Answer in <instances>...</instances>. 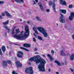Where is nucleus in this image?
I'll return each instance as SVG.
<instances>
[{"mask_svg": "<svg viewBox=\"0 0 74 74\" xmlns=\"http://www.w3.org/2000/svg\"><path fill=\"white\" fill-rule=\"evenodd\" d=\"M35 54H38V52H36V53H35Z\"/></svg>", "mask_w": 74, "mask_h": 74, "instance_id": "nucleus-49", "label": "nucleus"}, {"mask_svg": "<svg viewBox=\"0 0 74 74\" xmlns=\"http://www.w3.org/2000/svg\"><path fill=\"white\" fill-rule=\"evenodd\" d=\"M48 71L49 72H51V69L49 68Z\"/></svg>", "mask_w": 74, "mask_h": 74, "instance_id": "nucleus-46", "label": "nucleus"}, {"mask_svg": "<svg viewBox=\"0 0 74 74\" xmlns=\"http://www.w3.org/2000/svg\"><path fill=\"white\" fill-rule=\"evenodd\" d=\"M33 41H34V42H36V38H33Z\"/></svg>", "mask_w": 74, "mask_h": 74, "instance_id": "nucleus-38", "label": "nucleus"}, {"mask_svg": "<svg viewBox=\"0 0 74 74\" xmlns=\"http://www.w3.org/2000/svg\"><path fill=\"white\" fill-rule=\"evenodd\" d=\"M8 23H9V20H7L6 21L3 23L2 24L3 25H8Z\"/></svg>", "mask_w": 74, "mask_h": 74, "instance_id": "nucleus-18", "label": "nucleus"}, {"mask_svg": "<svg viewBox=\"0 0 74 74\" xmlns=\"http://www.w3.org/2000/svg\"><path fill=\"white\" fill-rule=\"evenodd\" d=\"M61 64L62 65V66H63V65H64V63H61Z\"/></svg>", "mask_w": 74, "mask_h": 74, "instance_id": "nucleus-54", "label": "nucleus"}, {"mask_svg": "<svg viewBox=\"0 0 74 74\" xmlns=\"http://www.w3.org/2000/svg\"><path fill=\"white\" fill-rule=\"evenodd\" d=\"M47 56L48 57H49L51 61H52V60H53V58H52V57L51 56V55L48 54Z\"/></svg>", "mask_w": 74, "mask_h": 74, "instance_id": "nucleus-19", "label": "nucleus"}, {"mask_svg": "<svg viewBox=\"0 0 74 74\" xmlns=\"http://www.w3.org/2000/svg\"><path fill=\"white\" fill-rule=\"evenodd\" d=\"M16 32L14 33H15L16 34H15V35H16L17 36H18V34H19V33H20V31H19V29H16Z\"/></svg>", "mask_w": 74, "mask_h": 74, "instance_id": "nucleus-13", "label": "nucleus"}, {"mask_svg": "<svg viewBox=\"0 0 74 74\" xmlns=\"http://www.w3.org/2000/svg\"><path fill=\"white\" fill-rule=\"evenodd\" d=\"M42 56H43V57H44V58H45V57H46V56H45L44 54Z\"/></svg>", "mask_w": 74, "mask_h": 74, "instance_id": "nucleus-48", "label": "nucleus"}, {"mask_svg": "<svg viewBox=\"0 0 74 74\" xmlns=\"http://www.w3.org/2000/svg\"><path fill=\"white\" fill-rule=\"evenodd\" d=\"M60 4H61L64 5L66 6L67 5V3L66 2V1H63V0H60Z\"/></svg>", "mask_w": 74, "mask_h": 74, "instance_id": "nucleus-9", "label": "nucleus"}, {"mask_svg": "<svg viewBox=\"0 0 74 74\" xmlns=\"http://www.w3.org/2000/svg\"><path fill=\"white\" fill-rule=\"evenodd\" d=\"M49 5H52V2L51 1H50L49 2Z\"/></svg>", "mask_w": 74, "mask_h": 74, "instance_id": "nucleus-27", "label": "nucleus"}, {"mask_svg": "<svg viewBox=\"0 0 74 74\" xmlns=\"http://www.w3.org/2000/svg\"><path fill=\"white\" fill-rule=\"evenodd\" d=\"M37 51V48H35L34 49V51Z\"/></svg>", "mask_w": 74, "mask_h": 74, "instance_id": "nucleus-42", "label": "nucleus"}, {"mask_svg": "<svg viewBox=\"0 0 74 74\" xmlns=\"http://www.w3.org/2000/svg\"><path fill=\"white\" fill-rule=\"evenodd\" d=\"M5 13H6V15L7 16L9 17V18H11L12 17V16L10 15V14L8 13L7 11H5Z\"/></svg>", "mask_w": 74, "mask_h": 74, "instance_id": "nucleus-10", "label": "nucleus"}, {"mask_svg": "<svg viewBox=\"0 0 74 74\" xmlns=\"http://www.w3.org/2000/svg\"><path fill=\"white\" fill-rule=\"evenodd\" d=\"M14 1H15L17 3H20V1L19 0H13Z\"/></svg>", "mask_w": 74, "mask_h": 74, "instance_id": "nucleus-32", "label": "nucleus"}, {"mask_svg": "<svg viewBox=\"0 0 74 74\" xmlns=\"http://www.w3.org/2000/svg\"><path fill=\"white\" fill-rule=\"evenodd\" d=\"M0 55L2 56L3 55V53H2V52H1V49L0 48Z\"/></svg>", "mask_w": 74, "mask_h": 74, "instance_id": "nucleus-33", "label": "nucleus"}, {"mask_svg": "<svg viewBox=\"0 0 74 74\" xmlns=\"http://www.w3.org/2000/svg\"><path fill=\"white\" fill-rule=\"evenodd\" d=\"M37 29L39 31H40L41 33L43 34L44 37H47L48 36L47 33L46 32L44 28L42 27H38L37 28Z\"/></svg>", "mask_w": 74, "mask_h": 74, "instance_id": "nucleus-3", "label": "nucleus"}, {"mask_svg": "<svg viewBox=\"0 0 74 74\" xmlns=\"http://www.w3.org/2000/svg\"><path fill=\"white\" fill-rule=\"evenodd\" d=\"M1 15L3 16H5V14H4V13H2L1 14Z\"/></svg>", "mask_w": 74, "mask_h": 74, "instance_id": "nucleus-37", "label": "nucleus"}, {"mask_svg": "<svg viewBox=\"0 0 74 74\" xmlns=\"http://www.w3.org/2000/svg\"><path fill=\"white\" fill-rule=\"evenodd\" d=\"M31 62L34 61L35 62L36 64L40 63L38 66V69L40 71L43 72L45 71V64L46 63V62L45 60L43 58L41 59V57L39 55H38L36 56H35L29 59Z\"/></svg>", "mask_w": 74, "mask_h": 74, "instance_id": "nucleus-1", "label": "nucleus"}, {"mask_svg": "<svg viewBox=\"0 0 74 74\" xmlns=\"http://www.w3.org/2000/svg\"><path fill=\"white\" fill-rule=\"evenodd\" d=\"M4 3V2L3 1H0V4H3Z\"/></svg>", "mask_w": 74, "mask_h": 74, "instance_id": "nucleus-35", "label": "nucleus"}, {"mask_svg": "<svg viewBox=\"0 0 74 74\" xmlns=\"http://www.w3.org/2000/svg\"><path fill=\"white\" fill-rule=\"evenodd\" d=\"M35 33H36V34H38V32H37V30L35 31Z\"/></svg>", "mask_w": 74, "mask_h": 74, "instance_id": "nucleus-44", "label": "nucleus"}, {"mask_svg": "<svg viewBox=\"0 0 74 74\" xmlns=\"http://www.w3.org/2000/svg\"><path fill=\"white\" fill-rule=\"evenodd\" d=\"M10 44H12V42H10Z\"/></svg>", "mask_w": 74, "mask_h": 74, "instance_id": "nucleus-61", "label": "nucleus"}, {"mask_svg": "<svg viewBox=\"0 0 74 74\" xmlns=\"http://www.w3.org/2000/svg\"><path fill=\"white\" fill-rule=\"evenodd\" d=\"M74 13L71 12V16L69 17V19L70 21H72L74 19Z\"/></svg>", "mask_w": 74, "mask_h": 74, "instance_id": "nucleus-7", "label": "nucleus"}, {"mask_svg": "<svg viewBox=\"0 0 74 74\" xmlns=\"http://www.w3.org/2000/svg\"><path fill=\"white\" fill-rule=\"evenodd\" d=\"M55 63H57V64H58V66H60V62L58 61H55Z\"/></svg>", "mask_w": 74, "mask_h": 74, "instance_id": "nucleus-23", "label": "nucleus"}, {"mask_svg": "<svg viewBox=\"0 0 74 74\" xmlns=\"http://www.w3.org/2000/svg\"><path fill=\"white\" fill-rule=\"evenodd\" d=\"M60 21L61 23H64L65 22V20L63 18H60Z\"/></svg>", "mask_w": 74, "mask_h": 74, "instance_id": "nucleus-16", "label": "nucleus"}, {"mask_svg": "<svg viewBox=\"0 0 74 74\" xmlns=\"http://www.w3.org/2000/svg\"><path fill=\"white\" fill-rule=\"evenodd\" d=\"M15 64L16 67L17 69H19L22 66V64L18 61H16L15 62Z\"/></svg>", "mask_w": 74, "mask_h": 74, "instance_id": "nucleus-6", "label": "nucleus"}, {"mask_svg": "<svg viewBox=\"0 0 74 74\" xmlns=\"http://www.w3.org/2000/svg\"><path fill=\"white\" fill-rule=\"evenodd\" d=\"M59 11L60 12H61L63 14H66V10L60 9Z\"/></svg>", "mask_w": 74, "mask_h": 74, "instance_id": "nucleus-11", "label": "nucleus"}, {"mask_svg": "<svg viewBox=\"0 0 74 74\" xmlns=\"http://www.w3.org/2000/svg\"><path fill=\"white\" fill-rule=\"evenodd\" d=\"M60 15L61 16L60 17V18H63L64 17V16H63V14H60Z\"/></svg>", "mask_w": 74, "mask_h": 74, "instance_id": "nucleus-31", "label": "nucleus"}, {"mask_svg": "<svg viewBox=\"0 0 74 74\" xmlns=\"http://www.w3.org/2000/svg\"><path fill=\"white\" fill-rule=\"evenodd\" d=\"M25 32L24 35H23L22 33H23V31L21 32V34H20L17 35H14V37H15L17 40H25V39L27 38V37L29 35L30 31H29V29L28 26H26L25 27Z\"/></svg>", "mask_w": 74, "mask_h": 74, "instance_id": "nucleus-2", "label": "nucleus"}, {"mask_svg": "<svg viewBox=\"0 0 74 74\" xmlns=\"http://www.w3.org/2000/svg\"><path fill=\"white\" fill-rule=\"evenodd\" d=\"M74 53H73L72 55L70 56V59L72 61L74 60Z\"/></svg>", "mask_w": 74, "mask_h": 74, "instance_id": "nucleus-14", "label": "nucleus"}, {"mask_svg": "<svg viewBox=\"0 0 74 74\" xmlns=\"http://www.w3.org/2000/svg\"><path fill=\"white\" fill-rule=\"evenodd\" d=\"M15 28H16V27H14V29L12 30V34L13 35L14 34V33H15V32H14V30H15Z\"/></svg>", "mask_w": 74, "mask_h": 74, "instance_id": "nucleus-26", "label": "nucleus"}, {"mask_svg": "<svg viewBox=\"0 0 74 74\" xmlns=\"http://www.w3.org/2000/svg\"><path fill=\"white\" fill-rule=\"evenodd\" d=\"M53 8L54 11L55 12H56V10H55V2H56L57 1V0H53Z\"/></svg>", "mask_w": 74, "mask_h": 74, "instance_id": "nucleus-8", "label": "nucleus"}, {"mask_svg": "<svg viewBox=\"0 0 74 74\" xmlns=\"http://www.w3.org/2000/svg\"><path fill=\"white\" fill-rule=\"evenodd\" d=\"M46 11L47 12H49V9H47L46 10Z\"/></svg>", "mask_w": 74, "mask_h": 74, "instance_id": "nucleus-43", "label": "nucleus"}, {"mask_svg": "<svg viewBox=\"0 0 74 74\" xmlns=\"http://www.w3.org/2000/svg\"><path fill=\"white\" fill-rule=\"evenodd\" d=\"M7 62L8 64H11V61L10 60H7Z\"/></svg>", "mask_w": 74, "mask_h": 74, "instance_id": "nucleus-29", "label": "nucleus"}, {"mask_svg": "<svg viewBox=\"0 0 74 74\" xmlns=\"http://www.w3.org/2000/svg\"><path fill=\"white\" fill-rule=\"evenodd\" d=\"M56 74H59V72H56Z\"/></svg>", "mask_w": 74, "mask_h": 74, "instance_id": "nucleus-55", "label": "nucleus"}, {"mask_svg": "<svg viewBox=\"0 0 74 74\" xmlns=\"http://www.w3.org/2000/svg\"><path fill=\"white\" fill-rule=\"evenodd\" d=\"M17 56L18 58H22L23 55V53L21 51H17Z\"/></svg>", "mask_w": 74, "mask_h": 74, "instance_id": "nucleus-5", "label": "nucleus"}, {"mask_svg": "<svg viewBox=\"0 0 74 74\" xmlns=\"http://www.w3.org/2000/svg\"><path fill=\"white\" fill-rule=\"evenodd\" d=\"M69 8H73V5L71 4H70L69 6Z\"/></svg>", "mask_w": 74, "mask_h": 74, "instance_id": "nucleus-28", "label": "nucleus"}, {"mask_svg": "<svg viewBox=\"0 0 74 74\" xmlns=\"http://www.w3.org/2000/svg\"><path fill=\"white\" fill-rule=\"evenodd\" d=\"M23 46L25 47H27V48H29V47H30V45L25 43L23 45Z\"/></svg>", "mask_w": 74, "mask_h": 74, "instance_id": "nucleus-15", "label": "nucleus"}, {"mask_svg": "<svg viewBox=\"0 0 74 74\" xmlns=\"http://www.w3.org/2000/svg\"><path fill=\"white\" fill-rule=\"evenodd\" d=\"M22 21V19H21L20 20V21H21H21Z\"/></svg>", "mask_w": 74, "mask_h": 74, "instance_id": "nucleus-59", "label": "nucleus"}, {"mask_svg": "<svg viewBox=\"0 0 74 74\" xmlns=\"http://www.w3.org/2000/svg\"><path fill=\"white\" fill-rule=\"evenodd\" d=\"M5 35H7V33H5Z\"/></svg>", "mask_w": 74, "mask_h": 74, "instance_id": "nucleus-62", "label": "nucleus"}, {"mask_svg": "<svg viewBox=\"0 0 74 74\" xmlns=\"http://www.w3.org/2000/svg\"><path fill=\"white\" fill-rule=\"evenodd\" d=\"M35 1H36V3H37L38 2V0H35Z\"/></svg>", "mask_w": 74, "mask_h": 74, "instance_id": "nucleus-53", "label": "nucleus"}, {"mask_svg": "<svg viewBox=\"0 0 74 74\" xmlns=\"http://www.w3.org/2000/svg\"><path fill=\"white\" fill-rule=\"evenodd\" d=\"M70 70L72 72H74V70H73V69L70 68Z\"/></svg>", "mask_w": 74, "mask_h": 74, "instance_id": "nucleus-40", "label": "nucleus"}, {"mask_svg": "<svg viewBox=\"0 0 74 74\" xmlns=\"http://www.w3.org/2000/svg\"><path fill=\"white\" fill-rule=\"evenodd\" d=\"M72 37L73 39L74 40V34H73V35Z\"/></svg>", "mask_w": 74, "mask_h": 74, "instance_id": "nucleus-41", "label": "nucleus"}, {"mask_svg": "<svg viewBox=\"0 0 74 74\" xmlns=\"http://www.w3.org/2000/svg\"><path fill=\"white\" fill-rule=\"evenodd\" d=\"M7 48H8V49L9 48V47L8 46H7Z\"/></svg>", "mask_w": 74, "mask_h": 74, "instance_id": "nucleus-57", "label": "nucleus"}, {"mask_svg": "<svg viewBox=\"0 0 74 74\" xmlns=\"http://www.w3.org/2000/svg\"><path fill=\"white\" fill-rule=\"evenodd\" d=\"M36 2L34 1V3H33V4H36Z\"/></svg>", "mask_w": 74, "mask_h": 74, "instance_id": "nucleus-51", "label": "nucleus"}, {"mask_svg": "<svg viewBox=\"0 0 74 74\" xmlns=\"http://www.w3.org/2000/svg\"><path fill=\"white\" fill-rule=\"evenodd\" d=\"M38 4L39 5V7L40 9H41L42 10H44V8H43V7H42V5L41 4V3H39Z\"/></svg>", "mask_w": 74, "mask_h": 74, "instance_id": "nucleus-20", "label": "nucleus"}, {"mask_svg": "<svg viewBox=\"0 0 74 74\" xmlns=\"http://www.w3.org/2000/svg\"><path fill=\"white\" fill-rule=\"evenodd\" d=\"M29 64H31V63H30V62L29 63Z\"/></svg>", "mask_w": 74, "mask_h": 74, "instance_id": "nucleus-63", "label": "nucleus"}, {"mask_svg": "<svg viewBox=\"0 0 74 74\" xmlns=\"http://www.w3.org/2000/svg\"><path fill=\"white\" fill-rule=\"evenodd\" d=\"M56 25H57V26H58V24H56Z\"/></svg>", "mask_w": 74, "mask_h": 74, "instance_id": "nucleus-64", "label": "nucleus"}, {"mask_svg": "<svg viewBox=\"0 0 74 74\" xmlns=\"http://www.w3.org/2000/svg\"><path fill=\"white\" fill-rule=\"evenodd\" d=\"M12 74H18V73H16L15 72V71H13L12 72Z\"/></svg>", "mask_w": 74, "mask_h": 74, "instance_id": "nucleus-34", "label": "nucleus"}, {"mask_svg": "<svg viewBox=\"0 0 74 74\" xmlns=\"http://www.w3.org/2000/svg\"><path fill=\"white\" fill-rule=\"evenodd\" d=\"M51 52L52 53V55H53L54 54V51L53 50H51Z\"/></svg>", "mask_w": 74, "mask_h": 74, "instance_id": "nucleus-36", "label": "nucleus"}, {"mask_svg": "<svg viewBox=\"0 0 74 74\" xmlns=\"http://www.w3.org/2000/svg\"><path fill=\"white\" fill-rule=\"evenodd\" d=\"M33 29L34 31H36V29L35 27H34L33 28Z\"/></svg>", "mask_w": 74, "mask_h": 74, "instance_id": "nucleus-39", "label": "nucleus"}, {"mask_svg": "<svg viewBox=\"0 0 74 74\" xmlns=\"http://www.w3.org/2000/svg\"><path fill=\"white\" fill-rule=\"evenodd\" d=\"M1 49L3 52H5V47L3 46L2 47Z\"/></svg>", "mask_w": 74, "mask_h": 74, "instance_id": "nucleus-21", "label": "nucleus"}, {"mask_svg": "<svg viewBox=\"0 0 74 74\" xmlns=\"http://www.w3.org/2000/svg\"><path fill=\"white\" fill-rule=\"evenodd\" d=\"M33 35H34V36H36V34H33Z\"/></svg>", "mask_w": 74, "mask_h": 74, "instance_id": "nucleus-60", "label": "nucleus"}, {"mask_svg": "<svg viewBox=\"0 0 74 74\" xmlns=\"http://www.w3.org/2000/svg\"><path fill=\"white\" fill-rule=\"evenodd\" d=\"M25 72L26 73H29L30 72V74H33V71L32 69V67H30L29 68H27L26 69Z\"/></svg>", "mask_w": 74, "mask_h": 74, "instance_id": "nucleus-4", "label": "nucleus"}, {"mask_svg": "<svg viewBox=\"0 0 74 74\" xmlns=\"http://www.w3.org/2000/svg\"><path fill=\"white\" fill-rule=\"evenodd\" d=\"M2 65H3V66H5V67H7V61H3L2 62Z\"/></svg>", "mask_w": 74, "mask_h": 74, "instance_id": "nucleus-12", "label": "nucleus"}, {"mask_svg": "<svg viewBox=\"0 0 74 74\" xmlns=\"http://www.w3.org/2000/svg\"><path fill=\"white\" fill-rule=\"evenodd\" d=\"M38 38L39 40H42V41H43L44 40L42 39V38L40 36H38Z\"/></svg>", "mask_w": 74, "mask_h": 74, "instance_id": "nucleus-25", "label": "nucleus"}, {"mask_svg": "<svg viewBox=\"0 0 74 74\" xmlns=\"http://www.w3.org/2000/svg\"><path fill=\"white\" fill-rule=\"evenodd\" d=\"M20 48L21 49H24V50H25V51H29V50H28L24 47H20Z\"/></svg>", "mask_w": 74, "mask_h": 74, "instance_id": "nucleus-22", "label": "nucleus"}, {"mask_svg": "<svg viewBox=\"0 0 74 74\" xmlns=\"http://www.w3.org/2000/svg\"><path fill=\"white\" fill-rule=\"evenodd\" d=\"M0 19H3V17L1 16L0 15Z\"/></svg>", "mask_w": 74, "mask_h": 74, "instance_id": "nucleus-45", "label": "nucleus"}, {"mask_svg": "<svg viewBox=\"0 0 74 74\" xmlns=\"http://www.w3.org/2000/svg\"><path fill=\"white\" fill-rule=\"evenodd\" d=\"M27 23H28L29 24V23H30V22L29 21H27Z\"/></svg>", "mask_w": 74, "mask_h": 74, "instance_id": "nucleus-52", "label": "nucleus"}, {"mask_svg": "<svg viewBox=\"0 0 74 74\" xmlns=\"http://www.w3.org/2000/svg\"><path fill=\"white\" fill-rule=\"evenodd\" d=\"M4 27H5V28L6 30L8 31V33H9V32H10V29L8 28V27L7 26H5Z\"/></svg>", "mask_w": 74, "mask_h": 74, "instance_id": "nucleus-24", "label": "nucleus"}, {"mask_svg": "<svg viewBox=\"0 0 74 74\" xmlns=\"http://www.w3.org/2000/svg\"><path fill=\"white\" fill-rule=\"evenodd\" d=\"M11 54V51H10L9 52V55H10Z\"/></svg>", "mask_w": 74, "mask_h": 74, "instance_id": "nucleus-47", "label": "nucleus"}, {"mask_svg": "<svg viewBox=\"0 0 74 74\" xmlns=\"http://www.w3.org/2000/svg\"><path fill=\"white\" fill-rule=\"evenodd\" d=\"M64 51H65V50H63L61 51V54L62 55V56H66V55L65 53H63L64 52Z\"/></svg>", "mask_w": 74, "mask_h": 74, "instance_id": "nucleus-17", "label": "nucleus"}, {"mask_svg": "<svg viewBox=\"0 0 74 74\" xmlns=\"http://www.w3.org/2000/svg\"><path fill=\"white\" fill-rule=\"evenodd\" d=\"M21 1V2H22V3H23V0H20Z\"/></svg>", "mask_w": 74, "mask_h": 74, "instance_id": "nucleus-50", "label": "nucleus"}, {"mask_svg": "<svg viewBox=\"0 0 74 74\" xmlns=\"http://www.w3.org/2000/svg\"><path fill=\"white\" fill-rule=\"evenodd\" d=\"M15 59L16 60H17V58H15Z\"/></svg>", "mask_w": 74, "mask_h": 74, "instance_id": "nucleus-58", "label": "nucleus"}, {"mask_svg": "<svg viewBox=\"0 0 74 74\" xmlns=\"http://www.w3.org/2000/svg\"><path fill=\"white\" fill-rule=\"evenodd\" d=\"M36 19L38 20V21H41V20L40 19V18L39 17H38V16H37L36 17Z\"/></svg>", "mask_w": 74, "mask_h": 74, "instance_id": "nucleus-30", "label": "nucleus"}, {"mask_svg": "<svg viewBox=\"0 0 74 74\" xmlns=\"http://www.w3.org/2000/svg\"><path fill=\"white\" fill-rule=\"evenodd\" d=\"M64 64L66 65V62H65Z\"/></svg>", "mask_w": 74, "mask_h": 74, "instance_id": "nucleus-56", "label": "nucleus"}]
</instances>
